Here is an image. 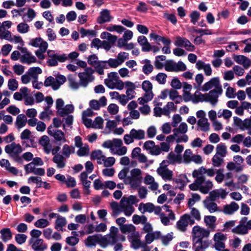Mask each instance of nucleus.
Listing matches in <instances>:
<instances>
[{"instance_id": "57", "label": "nucleus", "mask_w": 251, "mask_h": 251, "mask_svg": "<svg viewBox=\"0 0 251 251\" xmlns=\"http://www.w3.org/2000/svg\"><path fill=\"white\" fill-rule=\"evenodd\" d=\"M101 38L107 39L111 44L114 43L117 40V37L107 32H103L100 35Z\"/></svg>"}, {"instance_id": "63", "label": "nucleus", "mask_w": 251, "mask_h": 251, "mask_svg": "<svg viewBox=\"0 0 251 251\" xmlns=\"http://www.w3.org/2000/svg\"><path fill=\"white\" fill-rule=\"evenodd\" d=\"M216 154L225 157L226 154V147L223 144L220 143L217 146Z\"/></svg>"}, {"instance_id": "39", "label": "nucleus", "mask_w": 251, "mask_h": 251, "mask_svg": "<svg viewBox=\"0 0 251 251\" xmlns=\"http://www.w3.org/2000/svg\"><path fill=\"white\" fill-rule=\"evenodd\" d=\"M74 111V106L72 104H67L60 109V110L57 111V113L61 117H65L68 115H71L70 114L72 113Z\"/></svg>"}, {"instance_id": "25", "label": "nucleus", "mask_w": 251, "mask_h": 251, "mask_svg": "<svg viewBox=\"0 0 251 251\" xmlns=\"http://www.w3.org/2000/svg\"><path fill=\"white\" fill-rule=\"evenodd\" d=\"M124 87L126 89V94L127 97L131 100L133 99L136 95L135 89L136 88L135 84L130 81H126L124 82Z\"/></svg>"}, {"instance_id": "46", "label": "nucleus", "mask_w": 251, "mask_h": 251, "mask_svg": "<svg viewBox=\"0 0 251 251\" xmlns=\"http://www.w3.org/2000/svg\"><path fill=\"white\" fill-rule=\"evenodd\" d=\"M161 236V232L160 231L151 232L148 233L145 236V241L147 244H150L155 239L159 238Z\"/></svg>"}, {"instance_id": "38", "label": "nucleus", "mask_w": 251, "mask_h": 251, "mask_svg": "<svg viewBox=\"0 0 251 251\" xmlns=\"http://www.w3.org/2000/svg\"><path fill=\"white\" fill-rule=\"evenodd\" d=\"M121 212H123L126 216H130L134 212L135 208L131 205L121 201Z\"/></svg>"}, {"instance_id": "28", "label": "nucleus", "mask_w": 251, "mask_h": 251, "mask_svg": "<svg viewBox=\"0 0 251 251\" xmlns=\"http://www.w3.org/2000/svg\"><path fill=\"white\" fill-rule=\"evenodd\" d=\"M174 181L176 184V188L182 190L187 184L190 182L186 175H179Z\"/></svg>"}, {"instance_id": "12", "label": "nucleus", "mask_w": 251, "mask_h": 251, "mask_svg": "<svg viewBox=\"0 0 251 251\" xmlns=\"http://www.w3.org/2000/svg\"><path fill=\"white\" fill-rule=\"evenodd\" d=\"M234 125L242 131L247 130L249 135H251V116L249 118L242 120L239 117L233 118Z\"/></svg>"}, {"instance_id": "1", "label": "nucleus", "mask_w": 251, "mask_h": 251, "mask_svg": "<svg viewBox=\"0 0 251 251\" xmlns=\"http://www.w3.org/2000/svg\"><path fill=\"white\" fill-rule=\"evenodd\" d=\"M102 147L109 149L112 154L119 156L125 155L127 151V147L123 146L121 139L114 138L112 140L105 141L102 144Z\"/></svg>"}, {"instance_id": "9", "label": "nucleus", "mask_w": 251, "mask_h": 251, "mask_svg": "<svg viewBox=\"0 0 251 251\" xmlns=\"http://www.w3.org/2000/svg\"><path fill=\"white\" fill-rule=\"evenodd\" d=\"M192 234L194 241H208L205 239L209 236L210 231L199 226H196L192 229Z\"/></svg>"}, {"instance_id": "43", "label": "nucleus", "mask_w": 251, "mask_h": 251, "mask_svg": "<svg viewBox=\"0 0 251 251\" xmlns=\"http://www.w3.org/2000/svg\"><path fill=\"white\" fill-rule=\"evenodd\" d=\"M209 244L208 241H194L193 249L194 251H204Z\"/></svg>"}, {"instance_id": "11", "label": "nucleus", "mask_w": 251, "mask_h": 251, "mask_svg": "<svg viewBox=\"0 0 251 251\" xmlns=\"http://www.w3.org/2000/svg\"><path fill=\"white\" fill-rule=\"evenodd\" d=\"M188 131V126L185 123H181L178 127L175 128L173 131L175 135H177L178 138L176 139V142H187L188 140V137L185 133Z\"/></svg>"}, {"instance_id": "26", "label": "nucleus", "mask_w": 251, "mask_h": 251, "mask_svg": "<svg viewBox=\"0 0 251 251\" xmlns=\"http://www.w3.org/2000/svg\"><path fill=\"white\" fill-rule=\"evenodd\" d=\"M156 172L165 181H170L173 179V172L168 168H158Z\"/></svg>"}, {"instance_id": "21", "label": "nucleus", "mask_w": 251, "mask_h": 251, "mask_svg": "<svg viewBox=\"0 0 251 251\" xmlns=\"http://www.w3.org/2000/svg\"><path fill=\"white\" fill-rule=\"evenodd\" d=\"M39 144L43 147V150L46 154H48L50 153L52 145L48 136H42L39 140Z\"/></svg>"}, {"instance_id": "8", "label": "nucleus", "mask_w": 251, "mask_h": 251, "mask_svg": "<svg viewBox=\"0 0 251 251\" xmlns=\"http://www.w3.org/2000/svg\"><path fill=\"white\" fill-rule=\"evenodd\" d=\"M47 54L50 58L47 63L51 67L57 66L58 62H65L68 58L66 54L58 53L53 50H48Z\"/></svg>"}, {"instance_id": "52", "label": "nucleus", "mask_w": 251, "mask_h": 251, "mask_svg": "<svg viewBox=\"0 0 251 251\" xmlns=\"http://www.w3.org/2000/svg\"><path fill=\"white\" fill-rule=\"evenodd\" d=\"M42 72L41 69L39 67L30 68L27 74L34 79H37L38 75L41 74Z\"/></svg>"}, {"instance_id": "40", "label": "nucleus", "mask_w": 251, "mask_h": 251, "mask_svg": "<svg viewBox=\"0 0 251 251\" xmlns=\"http://www.w3.org/2000/svg\"><path fill=\"white\" fill-rule=\"evenodd\" d=\"M216 218L214 216H206L204 222L208 228L214 230L216 227Z\"/></svg>"}, {"instance_id": "24", "label": "nucleus", "mask_w": 251, "mask_h": 251, "mask_svg": "<svg viewBox=\"0 0 251 251\" xmlns=\"http://www.w3.org/2000/svg\"><path fill=\"white\" fill-rule=\"evenodd\" d=\"M113 19V17L110 14V11L107 9H104L100 11V16L97 18V22L100 24H102L111 21Z\"/></svg>"}, {"instance_id": "30", "label": "nucleus", "mask_w": 251, "mask_h": 251, "mask_svg": "<svg viewBox=\"0 0 251 251\" xmlns=\"http://www.w3.org/2000/svg\"><path fill=\"white\" fill-rule=\"evenodd\" d=\"M120 230L123 233L131 234L134 236H138L139 233L136 232V227L132 224L123 225L120 226Z\"/></svg>"}, {"instance_id": "51", "label": "nucleus", "mask_w": 251, "mask_h": 251, "mask_svg": "<svg viewBox=\"0 0 251 251\" xmlns=\"http://www.w3.org/2000/svg\"><path fill=\"white\" fill-rule=\"evenodd\" d=\"M197 125L201 131L206 132L209 130L210 124L207 118L199 119Z\"/></svg>"}, {"instance_id": "37", "label": "nucleus", "mask_w": 251, "mask_h": 251, "mask_svg": "<svg viewBox=\"0 0 251 251\" xmlns=\"http://www.w3.org/2000/svg\"><path fill=\"white\" fill-rule=\"evenodd\" d=\"M47 248V245L42 239H37L33 243L32 249L35 251H44Z\"/></svg>"}, {"instance_id": "10", "label": "nucleus", "mask_w": 251, "mask_h": 251, "mask_svg": "<svg viewBox=\"0 0 251 251\" xmlns=\"http://www.w3.org/2000/svg\"><path fill=\"white\" fill-rule=\"evenodd\" d=\"M195 224V220L188 214L182 215L176 222V228L181 232H185L187 230L188 225H193Z\"/></svg>"}, {"instance_id": "22", "label": "nucleus", "mask_w": 251, "mask_h": 251, "mask_svg": "<svg viewBox=\"0 0 251 251\" xmlns=\"http://www.w3.org/2000/svg\"><path fill=\"white\" fill-rule=\"evenodd\" d=\"M29 45L39 49H47L48 43L41 37H36L30 40Z\"/></svg>"}, {"instance_id": "20", "label": "nucleus", "mask_w": 251, "mask_h": 251, "mask_svg": "<svg viewBox=\"0 0 251 251\" xmlns=\"http://www.w3.org/2000/svg\"><path fill=\"white\" fill-rule=\"evenodd\" d=\"M223 90L216 91L212 90L209 93L205 94V101L210 102L212 105H215L218 101V98L222 94Z\"/></svg>"}, {"instance_id": "31", "label": "nucleus", "mask_w": 251, "mask_h": 251, "mask_svg": "<svg viewBox=\"0 0 251 251\" xmlns=\"http://www.w3.org/2000/svg\"><path fill=\"white\" fill-rule=\"evenodd\" d=\"M239 208L238 204L234 201L231 202L229 204L224 206L223 212L226 215H231L237 211Z\"/></svg>"}, {"instance_id": "14", "label": "nucleus", "mask_w": 251, "mask_h": 251, "mask_svg": "<svg viewBox=\"0 0 251 251\" xmlns=\"http://www.w3.org/2000/svg\"><path fill=\"white\" fill-rule=\"evenodd\" d=\"M109 231L110 232L107 234V236L111 245L115 244L119 241L124 242L126 240L125 237L119 233V229L117 227L112 226L110 228Z\"/></svg>"}, {"instance_id": "62", "label": "nucleus", "mask_w": 251, "mask_h": 251, "mask_svg": "<svg viewBox=\"0 0 251 251\" xmlns=\"http://www.w3.org/2000/svg\"><path fill=\"white\" fill-rule=\"evenodd\" d=\"M193 102L197 103L199 102L205 101V94H201L199 91H196L193 94Z\"/></svg>"}, {"instance_id": "6", "label": "nucleus", "mask_w": 251, "mask_h": 251, "mask_svg": "<svg viewBox=\"0 0 251 251\" xmlns=\"http://www.w3.org/2000/svg\"><path fill=\"white\" fill-rule=\"evenodd\" d=\"M145 138V131L141 129L133 128L130 130L129 134L124 136V141L126 145H129L134 142L135 140H142Z\"/></svg>"}, {"instance_id": "7", "label": "nucleus", "mask_w": 251, "mask_h": 251, "mask_svg": "<svg viewBox=\"0 0 251 251\" xmlns=\"http://www.w3.org/2000/svg\"><path fill=\"white\" fill-rule=\"evenodd\" d=\"M130 176L126 178V180L133 188L139 186L142 180V173L140 169L134 168L130 171Z\"/></svg>"}, {"instance_id": "16", "label": "nucleus", "mask_w": 251, "mask_h": 251, "mask_svg": "<svg viewBox=\"0 0 251 251\" xmlns=\"http://www.w3.org/2000/svg\"><path fill=\"white\" fill-rule=\"evenodd\" d=\"M227 239L226 235L221 232L215 233L213 237L214 247L218 251H222L226 247L225 242Z\"/></svg>"}, {"instance_id": "54", "label": "nucleus", "mask_w": 251, "mask_h": 251, "mask_svg": "<svg viewBox=\"0 0 251 251\" xmlns=\"http://www.w3.org/2000/svg\"><path fill=\"white\" fill-rule=\"evenodd\" d=\"M166 57L165 55H158L156 56L154 63L155 67L158 70H161L164 67V64L162 61H165Z\"/></svg>"}, {"instance_id": "35", "label": "nucleus", "mask_w": 251, "mask_h": 251, "mask_svg": "<svg viewBox=\"0 0 251 251\" xmlns=\"http://www.w3.org/2000/svg\"><path fill=\"white\" fill-rule=\"evenodd\" d=\"M202 181L200 185V191L203 194H207L213 188V183L210 180H205V177H202Z\"/></svg>"}, {"instance_id": "33", "label": "nucleus", "mask_w": 251, "mask_h": 251, "mask_svg": "<svg viewBox=\"0 0 251 251\" xmlns=\"http://www.w3.org/2000/svg\"><path fill=\"white\" fill-rule=\"evenodd\" d=\"M52 161L58 169L64 168L66 166V159L63 155L56 154L52 158Z\"/></svg>"}, {"instance_id": "5", "label": "nucleus", "mask_w": 251, "mask_h": 251, "mask_svg": "<svg viewBox=\"0 0 251 251\" xmlns=\"http://www.w3.org/2000/svg\"><path fill=\"white\" fill-rule=\"evenodd\" d=\"M142 88L145 92L142 97L139 98L138 101L139 104L147 103L151 101L154 96L152 92V84L149 80H145L142 83Z\"/></svg>"}, {"instance_id": "3", "label": "nucleus", "mask_w": 251, "mask_h": 251, "mask_svg": "<svg viewBox=\"0 0 251 251\" xmlns=\"http://www.w3.org/2000/svg\"><path fill=\"white\" fill-rule=\"evenodd\" d=\"M119 78L117 72H111L107 75V78L104 79V84L109 89L122 90L124 88V84Z\"/></svg>"}, {"instance_id": "13", "label": "nucleus", "mask_w": 251, "mask_h": 251, "mask_svg": "<svg viewBox=\"0 0 251 251\" xmlns=\"http://www.w3.org/2000/svg\"><path fill=\"white\" fill-rule=\"evenodd\" d=\"M164 68L166 71L168 72H179L184 71L187 67L185 64L182 61L175 62L173 60H168L164 63Z\"/></svg>"}, {"instance_id": "49", "label": "nucleus", "mask_w": 251, "mask_h": 251, "mask_svg": "<svg viewBox=\"0 0 251 251\" xmlns=\"http://www.w3.org/2000/svg\"><path fill=\"white\" fill-rule=\"evenodd\" d=\"M94 67L95 71L99 75H103L104 74V69H108V66L105 61H99Z\"/></svg>"}, {"instance_id": "48", "label": "nucleus", "mask_w": 251, "mask_h": 251, "mask_svg": "<svg viewBox=\"0 0 251 251\" xmlns=\"http://www.w3.org/2000/svg\"><path fill=\"white\" fill-rule=\"evenodd\" d=\"M232 233L238 235H245L248 233V228L245 225L239 224L237 226L233 228L231 230Z\"/></svg>"}, {"instance_id": "15", "label": "nucleus", "mask_w": 251, "mask_h": 251, "mask_svg": "<svg viewBox=\"0 0 251 251\" xmlns=\"http://www.w3.org/2000/svg\"><path fill=\"white\" fill-rule=\"evenodd\" d=\"M174 45L176 47L184 48L189 51H193L195 50V47L187 38L179 36L176 37Z\"/></svg>"}, {"instance_id": "32", "label": "nucleus", "mask_w": 251, "mask_h": 251, "mask_svg": "<svg viewBox=\"0 0 251 251\" xmlns=\"http://www.w3.org/2000/svg\"><path fill=\"white\" fill-rule=\"evenodd\" d=\"M20 62L24 64L29 65L36 62L37 59L31 52H26V53L23 54L20 57Z\"/></svg>"}, {"instance_id": "47", "label": "nucleus", "mask_w": 251, "mask_h": 251, "mask_svg": "<svg viewBox=\"0 0 251 251\" xmlns=\"http://www.w3.org/2000/svg\"><path fill=\"white\" fill-rule=\"evenodd\" d=\"M91 157L97 160L99 164H102L105 156L103 154L102 152L100 150H97L92 152Z\"/></svg>"}, {"instance_id": "64", "label": "nucleus", "mask_w": 251, "mask_h": 251, "mask_svg": "<svg viewBox=\"0 0 251 251\" xmlns=\"http://www.w3.org/2000/svg\"><path fill=\"white\" fill-rule=\"evenodd\" d=\"M192 151L190 149H187L184 151L183 154V162L186 164H189L192 162V157L193 155Z\"/></svg>"}, {"instance_id": "56", "label": "nucleus", "mask_w": 251, "mask_h": 251, "mask_svg": "<svg viewBox=\"0 0 251 251\" xmlns=\"http://www.w3.org/2000/svg\"><path fill=\"white\" fill-rule=\"evenodd\" d=\"M129 241L131 242V247L135 250L142 247L144 243H142L141 240L138 238V236L129 237Z\"/></svg>"}, {"instance_id": "55", "label": "nucleus", "mask_w": 251, "mask_h": 251, "mask_svg": "<svg viewBox=\"0 0 251 251\" xmlns=\"http://www.w3.org/2000/svg\"><path fill=\"white\" fill-rule=\"evenodd\" d=\"M99 234L89 236L87 237L86 245L89 247L94 246L97 243H99Z\"/></svg>"}, {"instance_id": "34", "label": "nucleus", "mask_w": 251, "mask_h": 251, "mask_svg": "<svg viewBox=\"0 0 251 251\" xmlns=\"http://www.w3.org/2000/svg\"><path fill=\"white\" fill-rule=\"evenodd\" d=\"M144 183L145 184L149 185V189L152 191H155L158 188V184L155 181L154 178L151 175H147L144 178Z\"/></svg>"}, {"instance_id": "60", "label": "nucleus", "mask_w": 251, "mask_h": 251, "mask_svg": "<svg viewBox=\"0 0 251 251\" xmlns=\"http://www.w3.org/2000/svg\"><path fill=\"white\" fill-rule=\"evenodd\" d=\"M121 201L128 204H131V205L138 202L139 201L137 197L133 195H130L128 197H123Z\"/></svg>"}, {"instance_id": "45", "label": "nucleus", "mask_w": 251, "mask_h": 251, "mask_svg": "<svg viewBox=\"0 0 251 251\" xmlns=\"http://www.w3.org/2000/svg\"><path fill=\"white\" fill-rule=\"evenodd\" d=\"M1 239L4 242H7L12 238V233L10 228H3L0 231Z\"/></svg>"}, {"instance_id": "27", "label": "nucleus", "mask_w": 251, "mask_h": 251, "mask_svg": "<svg viewBox=\"0 0 251 251\" xmlns=\"http://www.w3.org/2000/svg\"><path fill=\"white\" fill-rule=\"evenodd\" d=\"M227 193L225 190L223 189H219L211 191L207 197L215 201L219 198L224 199Z\"/></svg>"}, {"instance_id": "59", "label": "nucleus", "mask_w": 251, "mask_h": 251, "mask_svg": "<svg viewBox=\"0 0 251 251\" xmlns=\"http://www.w3.org/2000/svg\"><path fill=\"white\" fill-rule=\"evenodd\" d=\"M55 84H54L53 90H57L60 86L63 84L66 81V77L63 75H57L55 78Z\"/></svg>"}, {"instance_id": "53", "label": "nucleus", "mask_w": 251, "mask_h": 251, "mask_svg": "<svg viewBox=\"0 0 251 251\" xmlns=\"http://www.w3.org/2000/svg\"><path fill=\"white\" fill-rule=\"evenodd\" d=\"M75 147L72 146H69L67 144H65L62 148V153L64 157L68 158L70 155L74 153Z\"/></svg>"}, {"instance_id": "58", "label": "nucleus", "mask_w": 251, "mask_h": 251, "mask_svg": "<svg viewBox=\"0 0 251 251\" xmlns=\"http://www.w3.org/2000/svg\"><path fill=\"white\" fill-rule=\"evenodd\" d=\"M31 136V131L28 129H25L21 133L20 138L22 140H29L31 145L33 146L34 140L30 138Z\"/></svg>"}, {"instance_id": "29", "label": "nucleus", "mask_w": 251, "mask_h": 251, "mask_svg": "<svg viewBox=\"0 0 251 251\" xmlns=\"http://www.w3.org/2000/svg\"><path fill=\"white\" fill-rule=\"evenodd\" d=\"M196 67L198 70H203L206 76L212 74V69L209 64H206L201 60H198L196 64Z\"/></svg>"}, {"instance_id": "61", "label": "nucleus", "mask_w": 251, "mask_h": 251, "mask_svg": "<svg viewBox=\"0 0 251 251\" xmlns=\"http://www.w3.org/2000/svg\"><path fill=\"white\" fill-rule=\"evenodd\" d=\"M147 220V218L145 215L139 216L137 214H134L132 216V222L136 225L146 223Z\"/></svg>"}, {"instance_id": "23", "label": "nucleus", "mask_w": 251, "mask_h": 251, "mask_svg": "<svg viewBox=\"0 0 251 251\" xmlns=\"http://www.w3.org/2000/svg\"><path fill=\"white\" fill-rule=\"evenodd\" d=\"M203 203L204 208L207 209L210 213L215 212H220L221 211L219 209L217 203L214 202V201L212 200L208 197L203 201Z\"/></svg>"}, {"instance_id": "18", "label": "nucleus", "mask_w": 251, "mask_h": 251, "mask_svg": "<svg viewBox=\"0 0 251 251\" xmlns=\"http://www.w3.org/2000/svg\"><path fill=\"white\" fill-rule=\"evenodd\" d=\"M48 134L53 137L55 141L59 145H61L67 142L65 133L61 130L56 129L53 131L48 130Z\"/></svg>"}, {"instance_id": "4", "label": "nucleus", "mask_w": 251, "mask_h": 251, "mask_svg": "<svg viewBox=\"0 0 251 251\" xmlns=\"http://www.w3.org/2000/svg\"><path fill=\"white\" fill-rule=\"evenodd\" d=\"M95 70L91 67H88L78 73V77L80 81L81 87L86 88L89 83L93 82L95 79L94 75Z\"/></svg>"}, {"instance_id": "42", "label": "nucleus", "mask_w": 251, "mask_h": 251, "mask_svg": "<svg viewBox=\"0 0 251 251\" xmlns=\"http://www.w3.org/2000/svg\"><path fill=\"white\" fill-rule=\"evenodd\" d=\"M27 123V118L25 115L23 114L19 115L17 118L15 122V126L18 129L24 127Z\"/></svg>"}, {"instance_id": "50", "label": "nucleus", "mask_w": 251, "mask_h": 251, "mask_svg": "<svg viewBox=\"0 0 251 251\" xmlns=\"http://www.w3.org/2000/svg\"><path fill=\"white\" fill-rule=\"evenodd\" d=\"M142 62L144 64L142 68L143 72L146 75L151 73L153 71V66L151 64V61L148 59H145Z\"/></svg>"}, {"instance_id": "44", "label": "nucleus", "mask_w": 251, "mask_h": 251, "mask_svg": "<svg viewBox=\"0 0 251 251\" xmlns=\"http://www.w3.org/2000/svg\"><path fill=\"white\" fill-rule=\"evenodd\" d=\"M66 219L61 216H57V218L55 222V228L58 230L63 231V227L67 224Z\"/></svg>"}, {"instance_id": "41", "label": "nucleus", "mask_w": 251, "mask_h": 251, "mask_svg": "<svg viewBox=\"0 0 251 251\" xmlns=\"http://www.w3.org/2000/svg\"><path fill=\"white\" fill-rule=\"evenodd\" d=\"M154 205L152 203L148 202L146 203H140L139 205L138 210L144 214L146 212L151 213L154 210Z\"/></svg>"}, {"instance_id": "36", "label": "nucleus", "mask_w": 251, "mask_h": 251, "mask_svg": "<svg viewBox=\"0 0 251 251\" xmlns=\"http://www.w3.org/2000/svg\"><path fill=\"white\" fill-rule=\"evenodd\" d=\"M167 158L169 159L170 163L172 165L181 164L183 160L181 154H176L173 152H170L167 155Z\"/></svg>"}, {"instance_id": "19", "label": "nucleus", "mask_w": 251, "mask_h": 251, "mask_svg": "<svg viewBox=\"0 0 251 251\" xmlns=\"http://www.w3.org/2000/svg\"><path fill=\"white\" fill-rule=\"evenodd\" d=\"M216 174L215 169L213 168L206 169L203 167H201L198 170H195L192 173L193 176H200L205 177L204 175L209 177L213 176Z\"/></svg>"}, {"instance_id": "17", "label": "nucleus", "mask_w": 251, "mask_h": 251, "mask_svg": "<svg viewBox=\"0 0 251 251\" xmlns=\"http://www.w3.org/2000/svg\"><path fill=\"white\" fill-rule=\"evenodd\" d=\"M213 88H214L213 90L220 91V92L222 90V86L220 85L219 78L218 77H213L209 81L205 83L201 87V90L206 92Z\"/></svg>"}, {"instance_id": "2", "label": "nucleus", "mask_w": 251, "mask_h": 251, "mask_svg": "<svg viewBox=\"0 0 251 251\" xmlns=\"http://www.w3.org/2000/svg\"><path fill=\"white\" fill-rule=\"evenodd\" d=\"M4 151L15 162L19 164H23V161L20 155L23 151V149L19 144L13 142L8 144L5 147Z\"/></svg>"}]
</instances>
